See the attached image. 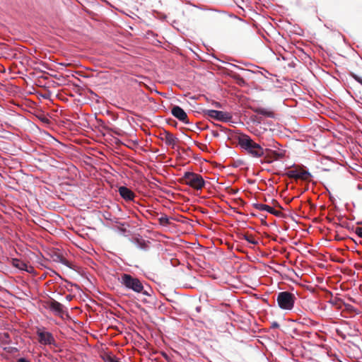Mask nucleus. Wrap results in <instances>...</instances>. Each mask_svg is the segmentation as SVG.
<instances>
[{"instance_id": "22", "label": "nucleus", "mask_w": 362, "mask_h": 362, "mask_svg": "<svg viewBox=\"0 0 362 362\" xmlns=\"http://www.w3.org/2000/svg\"><path fill=\"white\" fill-rule=\"evenodd\" d=\"M356 233L362 238V227H358L356 228Z\"/></svg>"}, {"instance_id": "5", "label": "nucleus", "mask_w": 362, "mask_h": 362, "mask_svg": "<svg viewBox=\"0 0 362 362\" xmlns=\"http://www.w3.org/2000/svg\"><path fill=\"white\" fill-rule=\"evenodd\" d=\"M204 115L210 117L215 119L218 121L228 122H230L233 116L230 112L219 111L216 110H203Z\"/></svg>"}, {"instance_id": "29", "label": "nucleus", "mask_w": 362, "mask_h": 362, "mask_svg": "<svg viewBox=\"0 0 362 362\" xmlns=\"http://www.w3.org/2000/svg\"><path fill=\"white\" fill-rule=\"evenodd\" d=\"M216 107H220L219 103H216Z\"/></svg>"}, {"instance_id": "24", "label": "nucleus", "mask_w": 362, "mask_h": 362, "mask_svg": "<svg viewBox=\"0 0 362 362\" xmlns=\"http://www.w3.org/2000/svg\"><path fill=\"white\" fill-rule=\"evenodd\" d=\"M16 362H30V361L25 358H20L17 360Z\"/></svg>"}, {"instance_id": "13", "label": "nucleus", "mask_w": 362, "mask_h": 362, "mask_svg": "<svg viewBox=\"0 0 362 362\" xmlns=\"http://www.w3.org/2000/svg\"><path fill=\"white\" fill-rule=\"evenodd\" d=\"M253 206L259 211H265L271 214H274V215L276 214V210L269 205L259 204V203H255V204H253Z\"/></svg>"}, {"instance_id": "2", "label": "nucleus", "mask_w": 362, "mask_h": 362, "mask_svg": "<svg viewBox=\"0 0 362 362\" xmlns=\"http://www.w3.org/2000/svg\"><path fill=\"white\" fill-rule=\"evenodd\" d=\"M296 300L295 294L289 291L279 292L276 297L279 307L284 310H291L294 307Z\"/></svg>"}, {"instance_id": "28", "label": "nucleus", "mask_w": 362, "mask_h": 362, "mask_svg": "<svg viewBox=\"0 0 362 362\" xmlns=\"http://www.w3.org/2000/svg\"><path fill=\"white\" fill-rule=\"evenodd\" d=\"M141 293L145 296H149V293L146 291L143 290Z\"/></svg>"}, {"instance_id": "11", "label": "nucleus", "mask_w": 362, "mask_h": 362, "mask_svg": "<svg viewBox=\"0 0 362 362\" xmlns=\"http://www.w3.org/2000/svg\"><path fill=\"white\" fill-rule=\"evenodd\" d=\"M119 195L127 202L133 201L135 197V194L128 187L121 186L119 187Z\"/></svg>"}, {"instance_id": "3", "label": "nucleus", "mask_w": 362, "mask_h": 362, "mask_svg": "<svg viewBox=\"0 0 362 362\" xmlns=\"http://www.w3.org/2000/svg\"><path fill=\"white\" fill-rule=\"evenodd\" d=\"M120 282L127 289L132 290L136 293H141L144 289V286L140 280L133 277L129 274H123L120 278Z\"/></svg>"}, {"instance_id": "27", "label": "nucleus", "mask_w": 362, "mask_h": 362, "mask_svg": "<svg viewBox=\"0 0 362 362\" xmlns=\"http://www.w3.org/2000/svg\"><path fill=\"white\" fill-rule=\"evenodd\" d=\"M201 309H202L201 306H197V307L196 308V311H197V313H199V312L201 311Z\"/></svg>"}, {"instance_id": "19", "label": "nucleus", "mask_w": 362, "mask_h": 362, "mask_svg": "<svg viewBox=\"0 0 362 362\" xmlns=\"http://www.w3.org/2000/svg\"><path fill=\"white\" fill-rule=\"evenodd\" d=\"M0 341L5 344H10L11 343V340L9 334L8 332L4 333L0 337Z\"/></svg>"}, {"instance_id": "1", "label": "nucleus", "mask_w": 362, "mask_h": 362, "mask_svg": "<svg viewBox=\"0 0 362 362\" xmlns=\"http://www.w3.org/2000/svg\"><path fill=\"white\" fill-rule=\"evenodd\" d=\"M238 143L245 153L253 158L262 159L265 156V148L247 134H242L238 136Z\"/></svg>"}, {"instance_id": "21", "label": "nucleus", "mask_w": 362, "mask_h": 362, "mask_svg": "<svg viewBox=\"0 0 362 362\" xmlns=\"http://www.w3.org/2000/svg\"><path fill=\"white\" fill-rule=\"evenodd\" d=\"M351 76L354 78L357 82L362 85V78L356 75V74L351 73Z\"/></svg>"}, {"instance_id": "18", "label": "nucleus", "mask_w": 362, "mask_h": 362, "mask_svg": "<svg viewBox=\"0 0 362 362\" xmlns=\"http://www.w3.org/2000/svg\"><path fill=\"white\" fill-rule=\"evenodd\" d=\"M346 324L349 326V329H350V332L349 333V336L354 337V336H358L359 334V330L355 325H354L352 326L349 322H346Z\"/></svg>"}, {"instance_id": "4", "label": "nucleus", "mask_w": 362, "mask_h": 362, "mask_svg": "<svg viewBox=\"0 0 362 362\" xmlns=\"http://www.w3.org/2000/svg\"><path fill=\"white\" fill-rule=\"evenodd\" d=\"M183 178L187 185L197 190L202 189L206 184L201 175L193 172L185 173Z\"/></svg>"}, {"instance_id": "25", "label": "nucleus", "mask_w": 362, "mask_h": 362, "mask_svg": "<svg viewBox=\"0 0 362 362\" xmlns=\"http://www.w3.org/2000/svg\"><path fill=\"white\" fill-rule=\"evenodd\" d=\"M328 303H330V304H332V305H337V300H332V299H331V300H329L328 301Z\"/></svg>"}, {"instance_id": "26", "label": "nucleus", "mask_w": 362, "mask_h": 362, "mask_svg": "<svg viewBox=\"0 0 362 362\" xmlns=\"http://www.w3.org/2000/svg\"><path fill=\"white\" fill-rule=\"evenodd\" d=\"M211 133H212V134H213V136H214V137H218V136H219V134H218V132H216V131H212V132H211Z\"/></svg>"}, {"instance_id": "8", "label": "nucleus", "mask_w": 362, "mask_h": 362, "mask_svg": "<svg viewBox=\"0 0 362 362\" xmlns=\"http://www.w3.org/2000/svg\"><path fill=\"white\" fill-rule=\"evenodd\" d=\"M286 175L290 178L301 180L303 181H310L313 177L308 170H291L286 173Z\"/></svg>"}, {"instance_id": "23", "label": "nucleus", "mask_w": 362, "mask_h": 362, "mask_svg": "<svg viewBox=\"0 0 362 362\" xmlns=\"http://www.w3.org/2000/svg\"><path fill=\"white\" fill-rule=\"evenodd\" d=\"M279 324L277 322L274 321L273 322H272V324H271L272 329H276V328H279Z\"/></svg>"}, {"instance_id": "14", "label": "nucleus", "mask_w": 362, "mask_h": 362, "mask_svg": "<svg viewBox=\"0 0 362 362\" xmlns=\"http://www.w3.org/2000/svg\"><path fill=\"white\" fill-rule=\"evenodd\" d=\"M52 258L54 262H59L69 268H71V263L67 259H66L62 255L55 252L52 255Z\"/></svg>"}, {"instance_id": "15", "label": "nucleus", "mask_w": 362, "mask_h": 362, "mask_svg": "<svg viewBox=\"0 0 362 362\" xmlns=\"http://www.w3.org/2000/svg\"><path fill=\"white\" fill-rule=\"evenodd\" d=\"M50 310L57 315L63 313V305L59 302L53 300L49 305Z\"/></svg>"}, {"instance_id": "12", "label": "nucleus", "mask_w": 362, "mask_h": 362, "mask_svg": "<svg viewBox=\"0 0 362 362\" xmlns=\"http://www.w3.org/2000/svg\"><path fill=\"white\" fill-rule=\"evenodd\" d=\"M12 265L21 271H25L28 273H32L34 271L33 267L28 266L27 263L18 259H13Z\"/></svg>"}, {"instance_id": "9", "label": "nucleus", "mask_w": 362, "mask_h": 362, "mask_svg": "<svg viewBox=\"0 0 362 362\" xmlns=\"http://www.w3.org/2000/svg\"><path fill=\"white\" fill-rule=\"evenodd\" d=\"M158 138L165 141L167 146L175 148V146L178 141V139L172 133L168 131L163 130L159 134Z\"/></svg>"}, {"instance_id": "6", "label": "nucleus", "mask_w": 362, "mask_h": 362, "mask_svg": "<svg viewBox=\"0 0 362 362\" xmlns=\"http://www.w3.org/2000/svg\"><path fill=\"white\" fill-rule=\"evenodd\" d=\"M38 341L42 345H54L56 346V341L53 334L45 330V328H38L37 330Z\"/></svg>"}, {"instance_id": "10", "label": "nucleus", "mask_w": 362, "mask_h": 362, "mask_svg": "<svg viewBox=\"0 0 362 362\" xmlns=\"http://www.w3.org/2000/svg\"><path fill=\"white\" fill-rule=\"evenodd\" d=\"M172 115L180 122L185 124H189L187 115L185 110L178 105H174L171 109Z\"/></svg>"}, {"instance_id": "17", "label": "nucleus", "mask_w": 362, "mask_h": 362, "mask_svg": "<svg viewBox=\"0 0 362 362\" xmlns=\"http://www.w3.org/2000/svg\"><path fill=\"white\" fill-rule=\"evenodd\" d=\"M158 221H159V223L163 226H167L170 223V218L166 214L162 215L158 218Z\"/></svg>"}, {"instance_id": "7", "label": "nucleus", "mask_w": 362, "mask_h": 362, "mask_svg": "<svg viewBox=\"0 0 362 362\" xmlns=\"http://www.w3.org/2000/svg\"><path fill=\"white\" fill-rule=\"evenodd\" d=\"M265 156L262 158L260 160L262 164H270L274 160H279L284 157L285 152L283 151H278L275 150H272L269 148H265Z\"/></svg>"}, {"instance_id": "16", "label": "nucleus", "mask_w": 362, "mask_h": 362, "mask_svg": "<svg viewBox=\"0 0 362 362\" xmlns=\"http://www.w3.org/2000/svg\"><path fill=\"white\" fill-rule=\"evenodd\" d=\"M255 112L258 115H261L271 118L274 117V112H272V111L262 107H258L255 109Z\"/></svg>"}, {"instance_id": "20", "label": "nucleus", "mask_w": 362, "mask_h": 362, "mask_svg": "<svg viewBox=\"0 0 362 362\" xmlns=\"http://www.w3.org/2000/svg\"><path fill=\"white\" fill-rule=\"evenodd\" d=\"M243 238L251 244H253V245L258 244V241L255 240L251 235L245 234L243 235Z\"/></svg>"}]
</instances>
